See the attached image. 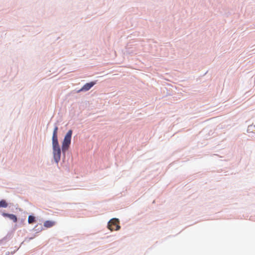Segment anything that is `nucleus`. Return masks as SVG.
<instances>
[{
	"instance_id": "obj_1",
	"label": "nucleus",
	"mask_w": 255,
	"mask_h": 255,
	"mask_svg": "<svg viewBox=\"0 0 255 255\" xmlns=\"http://www.w3.org/2000/svg\"><path fill=\"white\" fill-rule=\"evenodd\" d=\"M72 134V130H69L64 137L62 142V149L63 151L68 149L71 143V139Z\"/></svg>"
},
{
	"instance_id": "obj_2",
	"label": "nucleus",
	"mask_w": 255,
	"mask_h": 255,
	"mask_svg": "<svg viewBox=\"0 0 255 255\" xmlns=\"http://www.w3.org/2000/svg\"><path fill=\"white\" fill-rule=\"evenodd\" d=\"M108 228L111 231H117L120 229L118 219H112L108 223Z\"/></svg>"
},
{
	"instance_id": "obj_3",
	"label": "nucleus",
	"mask_w": 255,
	"mask_h": 255,
	"mask_svg": "<svg viewBox=\"0 0 255 255\" xmlns=\"http://www.w3.org/2000/svg\"><path fill=\"white\" fill-rule=\"evenodd\" d=\"M58 127L56 126L54 129L52 136V147L53 148H59L60 146L58 141L57 137V131Z\"/></svg>"
},
{
	"instance_id": "obj_4",
	"label": "nucleus",
	"mask_w": 255,
	"mask_h": 255,
	"mask_svg": "<svg viewBox=\"0 0 255 255\" xmlns=\"http://www.w3.org/2000/svg\"><path fill=\"white\" fill-rule=\"evenodd\" d=\"M53 158L55 161L58 163L61 158V149L59 148H53Z\"/></svg>"
},
{
	"instance_id": "obj_5",
	"label": "nucleus",
	"mask_w": 255,
	"mask_h": 255,
	"mask_svg": "<svg viewBox=\"0 0 255 255\" xmlns=\"http://www.w3.org/2000/svg\"><path fill=\"white\" fill-rule=\"evenodd\" d=\"M96 84L95 82H91L90 83H88L85 84L82 88L79 91H88L95 84Z\"/></svg>"
},
{
	"instance_id": "obj_6",
	"label": "nucleus",
	"mask_w": 255,
	"mask_h": 255,
	"mask_svg": "<svg viewBox=\"0 0 255 255\" xmlns=\"http://www.w3.org/2000/svg\"><path fill=\"white\" fill-rule=\"evenodd\" d=\"M2 216L5 217H8L10 220H12L13 222L16 223L17 221V217L13 214H10L7 213H3Z\"/></svg>"
},
{
	"instance_id": "obj_7",
	"label": "nucleus",
	"mask_w": 255,
	"mask_h": 255,
	"mask_svg": "<svg viewBox=\"0 0 255 255\" xmlns=\"http://www.w3.org/2000/svg\"><path fill=\"white\" fill-rule=\"evenodd\" d=\"M54 222L51 221H46L44 223V227L46 228H50L54 226Z\"/></svg>"
},
{
	"instance_id": "obj_8",
	"label": "nucleus",
	"mask_w": 255,
	"mask_h": 255,
	"mask_svg": "<svg viewBox=\"0 0 255 255\" xmlns=\"http://www.w3.org/2000/svg\"><path fill=\"white\" fill-rule=\"evenodd\" d=\"M8 204L5 200H2L0 201V208H6Z\"/></svg>"
},
{
	"instance_id": "obj_9",
	"label": "nucleus",
	"mask_w": 255,
	"mask_h": 255,
	"mask_svg": "<svg viewBox=\"0 0 255 255\" xmlns=\"http://www.w3.org/2000/svg\"><path fill=\"white\" fill-rule=\"evenodd\" d=\"M35 217L33 216L30 215L28 216V222L29 224H32L35 222Z\"/></svg>"
}]
</instances>
